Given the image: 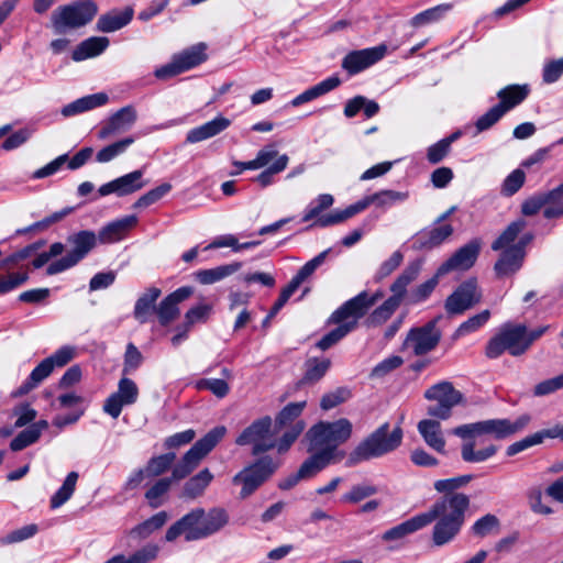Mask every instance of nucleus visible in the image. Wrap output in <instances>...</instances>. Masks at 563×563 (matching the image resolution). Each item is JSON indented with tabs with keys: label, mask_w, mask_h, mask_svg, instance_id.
Returning <instances> with one entry per match:
<instances>
[{
	"label": "nucleus",
	"mask_w": 563,
	"mask_h": 563,
	"mask_svg": "<svg viewBox=\"0 0 563 563\" xmlns=\"http://www.w3.org/2000/svg\"><path fill=\"white\" fill-rule=\"evenodd\" d=\"M227 429L218 426L210 430L203 438L198 440L183 456V459L174 466L172 477L158 479L146 493L147 499L152 508L162 505V497L169 490L174 479L179 481L187 477L208 455L209 452L225 435Z\"/></svg>",
	"instance_id": "nucleus-1"
},
{
	"label": "nucleus",
	"mask_w": 563,
	"mask_h": 563,
	"mask_svg": "<svg viewBox=\"0 0 563 563\" xmlns=\"http://www.w3.org/2000/svg\"><path fill=\"white\" fill-rule=\"evenodd\" d=\"M468 506L470 498L465 494H449L422 512V516L430 518L428 526L437 520L432 530V541L437 547L451 542L457 536Z\"/></svg>",
	"instance_id": "nucleus-2"
},
{
	"label": "nucleus",
	"mask_w": 563,
	"mask_h": 563,
	"mask_svg": "<svg viewBox=\"0 0 563 563\" xmlns=\"http://www.w3.org/2000/svg\"><path fill=\"white\" fill-rule=\"evenodd\" d=\"M228 522L229 515L223 508L214 507L209 511L195 508L168 528L165 539L168 542L180 536L186 541L206 539L220 531Z\"/></svg>",
	"instance_id": "nucleus-3"
},
{
	"label": "nucleus",
	"mask_w": 563,
	"mask_h": 563,
	"mask_svg": "<svg viewBox=\"0 0 563 563\" xmlns=\"http://www.w3.org/2000/svg\"><path fill=\"white\" fill-rule=\"evenodd\" d=\"M402 437L404 432L400 426L390 431L389 423L385 422L350 452L345 465L352 467L362 462L384 456L400 446Z\"/></svg>",
	"instance_id": "nucleus-4"
},
{
	"label": "nucleus",
	"mask_w": 563,
	"mask_h": 563,
	"mask_svg": "<svg viewBox=\"0 0 563 563\" xmlns=\"http://www.w3.org/2000/svg\"><path fill=\"white\" fill-rule=\"evenodd\" d=\"M352 434V423L341 418L333 422H319L314 424L308 432L307 439L309 440L308 451H322L329 453L334 462H340L344 459V451H338V446L346 442Z\"/></svg>",
	"instance_id": "nucleus-5"
},
{
	"label": "nucleus",
	"mask_w": 563,
	"mask_h": 563,
	"mask_svg": "<svg viewBox=\"0 0 563 563\" xmlns=\"http://www.w3.org/2000/svg\"><path fill=\"white\" fill-rule=\"evenodd\" d=\"M422 267L421 261L410 262L390 285L393 295L377 307L365 320L367 327H379L385 323L405 300L407 287L418 278Z\"/></svg>",
	"instance_id": "nucleus-6"
},
{
	"label": "nucleus",
	"mask_w": 563,
	"mask_h": 563,
	"mask_svg": "<svg viewBox=\"0 0 563 563\" xmlns=\"http://www.w3.org/2000/svg\"><path fill=\"white\" fill-rule=\"evenodd\" d=\"M407 198V192L391 189L382 190L364 197L363 199L353 205H350L343 210H334L330 213H327V216L320 218L317 221V224L320 225V228L339 224L364 211L371 205H375L378 208H389L396 203L404 202Z\"/></svg>",
	"instance_id": "nucleus-7"
},
{
	"label": "nucleus",
	"mask_w": 563,
	"mask_h": 563,
	"mask_svg": "<svg viewBox=\"0 0 563 563\" xmlns=\"http://www.w3.org/2000/svg\"><path fill=\"white\" fill-rule=\"evenodd\" d=\"M529 422V415H522L515 421L509 419H488L461 424L454 428L452 433L463 440H471L484 434L492 435L495 439H505L526 428Z\"/></svg>",
	"instance_id": "nucleus-8"
},
{
	"label": "nucleus",
	"mask_w": 563,
	"mask_h": 563,
	"mask_svg": "<svg viewBox=\"0 0 563 563\" xmlns=\"http://www.w3.org/2000/svg\"><path fill=\"white\" fill-rule=\"evenodd\" d=\"M97 12L98 5L92 0L60 5L51 15L53 31L60 35L80 29L91 22Z\"/></svg>",
	"instance_id": "nucleus-9"
},
{
	"label": "nucleus",
	"mask_w": 563,
	"mask_h": 563,
	"mask_svg": "<svg viewBox=\"0 0 563 563\" xmlns=\"http://www.w3.org/2000/svg\"><path fill=\"white\" fill-rule=\"evenodd\" d=\"M529 350L526 341V325L504 324L499 332L487 342L485 355L488 358H497L508 352L512 356H520Z\"/></svg>",
	"instance_id": "nucleus-10"
},
{
	"label": "nucleus",
	"mask_w": 563,
	"mask_h": 563,
	"mask_svg": "<svg viewBox=\"0 0 563 563\" xmlns=\"http://www.w3.org/2000/svg\"><path fill=\"white\" fill-rule=\"evenodd\" d=\"M98 238L93 231L82 230L67 238L71 251L47 266V275H56L77 265L95 249Z\"/></svg>",
	"instance_id": "nucleus-11"
},
{
	"label": "nucleus",
	"mask_w": 563,
	"mask_h": 563,
	"mask_svg": "<svg viewBox=\"0 0 563 563\" xmlns=\"http://www.w3.org/2000/svg\"><path fill=\"white\" fill-rule=\"evenodd\" d=\"M424 398L434 404L430 405L427 413L439 420H446L452 415V409L463 402V394L455 389L450 382H440L424 391Z\"/></svg>",
	"instance_id": "nucleus-12"
},
{
	"label": "nucleus",
	"mask_w": 563,
	"mask_h": 563,
	"mask_svg": "<svg viewBox=\"0 0 563 563\" xmlns=\"http://www.w3.org/2000/svg\"><path fill=\"white\" fill-rule=\"evenodd\" d=\"M278 467L279 462L269 456H264L235 474L232 483L242 486L240 497L245 499L266 482Z\"/></svg>",
	"instance_id": "nucleus-13"
},
{
	"label": "nucleus",
	"mask_w": 563,
	"mask_h": 563,
	"mask_svg": "<svg viewBox=\"0 0 563 563\" xmlns=\"http://www.w3.org/2000/svg\"><path fill=\"white\" fill-rule=\"evenodd\" d=\"M439 318H435L421 327L409 330L402 343V351H409L415 356H422L433 351L442 336L437 327Z\"/></svg>",
	"instance_id": "nucleus-14"
},
{
	"label": "nucleus",
	"mask_w": 563,
	"mask_h": 563,
	"mask_svg": "<svg viewBox=\"0 0 563 563\" xmlns=\"http://www.w3.org/2000/svg\"><path fill=\"white\" fill-rule=\"evenodd\" d=\"M272 419L266 416L253 421L236 438L238 445H253L252 453L258 455L275 448V440L271 433Z\"/></svg>",
	"instance_id": "nucleus-15"
},
{
	"label": "nucleus",
	"mask_w": 563,
	"mask_h": 563,
	"mask_svg": "<svg viewBox=\"0 0 563 563\" xmlns=\"http://www.w3.org/2000/svg\"><path fill=\"white\" fill-rule=\"evenodd\" d=\"M482 300L477 280L470 278L463 282L445 300V310L449 314H462Z\"/></svg>",
	"instance_id": "nucleus-16"
},
{
	"label": "nucleus",
	"mask_w": 563,
	"mask_h": 563,
	"mask_svg": "<svg viewBox=\"0 0 563 563\" xmlns=\"http://www.w3.org/2000/svg\"><path fill=\"white\" fill-rule=\"evenodd\" d=\"M139 387L128 377L119 380L117 391L112 393L103 404V411L113 419H117L124 406H131L137 401Z\"/></svg>",
	"instance_id": "nucleus-17"
},
{
	"label": "nucleus",
	"mask_w": 563,
	"mask_h": 563,
	"mask_svg": "<svg viewBox=\"0 0 563 563\" xmlns=\"http://www.w3.org/2000/svg\"><path fill=\"white\" fill-rule=\"evenodd\" d=\"M454 233L451 223L439 222L435 219L433 224L418 232L413 238L412 247L417 251H430L442 245Z\"/></svg>",
	"instance_id": "nucleus-18"
},
{
	"label": "nucleus",
	"mask_w": 563,
	"mask_h": 563,
	"mask_svg": "<svg viewBox=\"0 0 563 563\" xmlns=\"http://www.w3.org/2000/svg\"><path fill=\"white\" fill-rule=\"evenodd\" d=\"M481 251V242L472 240L461 246L438 268V276H444L454 271H466L476 262Z\"/></svg>",
	"instance_id": "nucleus-19"
},
{
	"label": "nucleus",
	"mask_w": 563,
	"mask_h": 563,
	"mask_svg": "<svg viewBox=\"0 0 563 563\" xmlns=\"http://www.w3.org/2000/svg\"><path fill=\"white\" fill-rule=\"evenodd\" d=\"M328 253H329V250L321 252L320 254L314 256L312 260L308 261L298 271V273L288 283V285L282 289L278 299L275 301L274 306H276L277 309H282L286 305V302L289 300V298L295 294V291H297V289L300 287V285L306 279H308L320 265L323 264Z\"/></svg>",
	"instance_id": "nucleus-20"
},
{
	"label": "nucleus",
	"mask_w": 563,
	"mask_h": 563,
	"mask_svg": "<svg viewBox=\"0 0 563 563\" xmlns=\"http://www.w3.org/2000/svg\"><path fill=\"white\" fill-rule=\"evenodd\" d=\"M137 120V112L133 106H126L114 112L99 129L98 137L106 140L131 129Z\"/></svg>",
	"instance_id": "nucleus-21"
},
{
	"label": "nucleus",
	"mask_w": 563,
	"mask_h": 563,
	"mask_svg": "<svg viewBox=\"0 0 563 563\" xmlns=\"http://www.w3.org/2000/svg\"><path fill=\"white\" fill-rule=\"evenodd\" d=\"M387 47L382 44L371 48H364L349 53L342 67L350 74H357L380 60L386 54Z\"/></svg>",
	"instance_id": "nucleus-22"
},
{
	"label": "nucleus",
	"mask_w": 563,
	"mask_h": 563,
	"mask_svg": "<svg viewBox=\"0 0 563 563\" xmlns=\"http://www.w3.org/2000/svg\"><path fill=\"white\" fill-rule=\"evenodd\" d=\"M145 185L143 172L137 169L103 184L99 187L98 192L100 196L114 194L119 197H123L141 190Z\"/></svg>",
	"instance_id": "nucleus-23"
},
{
	"label": "nucleus",
	"mask_w": 563,
	"mask_h": 563,
	"mask_svg": "<svg viewBox=\"0 0 563 563\" xmlns=\"http://www.w3.org/2000/svg\"><path fill=\"white\" fill-rule=\"evenodd\" d=\"M194 294L190 286H184L166 296L155 309L161 325L166 327L179 316V303Z\"/></svg>",
	"instance_id": "nucleus-24"
},
{
	"label": "nucleus",
	"mask_w": 563,
	"mask_h": 563,
	"mask_svg": "<svg viewBox=\"0 0 563 563\" xmlns=\"http://www.w3.org/2000/svg\"><path fill=\"white\" fill-rule=\"evenodd\" d=\"M368 309L367 291H362L336 309L330 321L332 323L355 322L356 327L358 319L364 317Z\"/></svg>",
	"instance_id": "nucleus-25"
},
{
	"label": "nucleus",
	"mask_w": 563,
	"mask_h": 563,
	"mask_svg": "<svg viewBox=\"0 0 563 563\" xmlns=\"http://www.w3.org/2000/svg\"><path fill=\"white\" fill-rule=\"evenodd\" d=\"M137 223L135 216H126L114 220L100 229L97 238L101 244H111L121 241Z\"/></svg>",
	"instance_id": "nucleus-26"
},
{
	"label": "nucleus",
	"mask_w": 563,
	"mask_h": 563,
	"mask_svg": "<svg viewBox=\"0 0 563 563\" xmlns=\"http://www.w3.org/2000/svg\"><path fill=\"white\" fill-rule=\"evenodd\" d=\"M230 125L231 121L228 118L223 115H218L211 121H208L199 126L189 130L186 134V142L194 144L209 140L213 136L219 135Z\"/></svg>",
	"instance_id": "nucleus-27"
},
{
	"label": "nucleus",
	"mask_w": 563,
	"mask_h": 563,
	"mask_svg": "<svg viewBox=\"0 0 563 563\" xmlns=\"http://www.w3.org/2000/svg\"><path fill=\"white\" fill-rule=\"evenodd\" d=\"M134 10L126 7L123 10L113 9L101 14L96 23V30L102 33H112L126 26L133 19Z\"/></svg>",
	"instance_id": "nucleus-28"
},
{
	"label": "nucleus",
	"mask_w": 563,
	"mask_h": 563,
	"mask_svg": "<svg viewBox=\"0 0 563 563\" xmlns=\"http://www.w3.org/2000/svg\"><path fill=\"white\" fill-rule=\"evenodd\" d=\"M417 429L429 448L438 453H444L446 442L442 433L440 421L423 419L418 422Z\"/></svg>",
	"instance_id": "nucleus-29"
},
{
	"label": "nucleus",
	"mask_w": 563,
	"mask_h": 563,
	"mask_svg": "<svg viewBox=\"0 0 563 563\" xmlns=\"http://www.w3.org/2000/svg\"><path fill=\"white\" fill-rule=\"evenodd\" d=\"M430 518L418 514L410 519L386 530L382 536L384 541H396L401 540L405 537L424 528L428 526V521Z\"/></svg>",
	"instance_id": "nucleus-30"
},
{
	"label": "nucleus",
	"mask_w": 563,
	"mask_h": 563,
	"mask_svg": "<svg viewBox=\"0 0 563 563\" xmlns=\"http://www.w3.org/2000/svg\"><path fill=\"white\" fill-rule=\"evenodd\" d=\"M110 41L106 36H91L73 51L71 58L75 62H82L88 58L101 55L109 46Z\"/></svg>",
	"instance_id": "nucleus-31"
},
{
	"label": "nucleus",
	"mask_w": 563,
	"mask_h": 563,
	"mask_svg": "<svg viewBox=\"0 0 563 563\" xmlns=\"http://www.w3.org/2000/svg\"><path fill=\"white\" fill-rule=\"evenodd\" d=\"M341 80L338 76H331L308 88L291 100L292 107H299L306 102L312 101L339 87Z\"/></svg>",
	"instance_id": "nucleus-32"
},
{
	"label": "nucleus",
	"mask_w": 563,
	"mask_h": 563,
	"mask_svg": "<svg viewBox=\"0 0 563 563\" xmlns=\"http://www.w3.org/2000/svg\"><path fill=\"white\" fill-rule=\"evenodd\" d=\"M523 260L525 257L520 252L518 253L510 246L507 247L495 263L494 271L497 277L514 275L521 268Z\"/></svg>",
	"instance_id": "nucleus-33"
},
{
	"label": "nucleus",
	"mask_w": 563,
	"mask_h": 563,
	"mask_svg": "<svg viewBox=\"0 0 563 563\" xmlns=\"http://www.w3.org/2000/svg\"><path fill=\"white\" fill-rule=\"evenodd\" d=\"M108 95L104 92H98L89 96L79 98L62 109L64 117H71L85 111L101 107L108 102Z\"/></svg>",
	"instance_id": "nucleus-34"
},
{
	"label": "nucleus",
	"mask_w": 563,
	"mask_h": 563,
	"mask_svg": "<svg viewBox=\"0 0 563 563\" xmlns=\"http://www.w3.org/2000/svg\"><path fill=\"white\" fill-rule=\"evenodd\" d=\"M162 291L157 287L148 288L135 302L133 316L140 323H146L153 312H155V302Z\"/></svg>",
	"instance_id": "nucleus-35"
},
{
	"label": "nucleus",
	"mask_w": 563,
	"mask_h": 563,
	"mask_svg": "<svg viewBox=\"0 0 563 563\" xmlns=\"http://www.w3.org/2000/svg\"><path fill=\"white\" fill-rule=\"evenodd\" d=\"M213 481V474L209 468L201 470L198 474L190 477L184 485L181 497L195 499L200 497L210 483Z\"/></svg>",
	"instance_id": "nucleus-36"
},
{
	"label": "nucleus",
	"mask_w": 563,
	"mask_h": 563,
	"mask_svg": "<svg viewBox=\"0 0 563 563\" xmlns=\"http://www.w3.org/2000/svg\"><path fill=\"white\" fill-rule=\"evenodd\" d=\"M241 266V263L234 262L209 269H201L196 273V278L202 285H211L233 275Z\"/></svg>",
	"instance_id": "nucleus-37"
},
{
	"label": "nucleus",
	"mask_w": 563,
	"mask_h": 563,
	"mask_svg": "<svg viewBox=\"0 0 563 563\" xmlns=\"http://www.w3.org/2000/svg\"><path fill=\"white\" fill-rule=\"evenodd\" d=\"M541 196L544 201V218L555 219L563 216V184L552 190L541 192Z\"/></svg>",
	"instance_id": "nucleus-38"
},
{
	"label": "nucleus",
	"mask_w": 563,
	"mask_h": 563,
	"mask_svg": "<svg viewBox=\"0 0 563 563\" xmlns=\"http://www.w3.org/2000/svg\"><path fill=\"white\" fill-rule=\"evenodd\" d=\"M316 453L308 457L299 467V476L305 479L311 478L321 472L331 463H335L334 459L329 453L322 451H314Z\"/></svg>",
	"instance_id": "nucleus-39"
},
{
	"label": "nucleus",
	"mask_w": 563,
	"mask_h": 563,
	"mask_svg": "<svg viewBox=\"0 0 563 563\" xmlns=\"http://www.w3.org/2000/svg\"><path fill=\"white\" fill-rule=\"evenodd\" d=\"M334 203V198L330 194H321L313 200L309 202L307 208L305 209L302 221L309 222L314 220L311 224L312 227H319L317 221L324 217L325 214H321L324 210L331 208Z\"/></svg>",
	"instance_id": "nucleus-40"
},
{
	"label": "nucleus",
	"mask_w": 563,
	"mask_h": 563,
	"mask_svg": "<svg viewBox=\"0 0 563 563\" xmlns=\"http://www.w3.org/2000/svg\"><path fill=\"white\" fill-rule=\"evenodd\" d=\"M498 451L494 444L475 450V441H466L461 446L462 460L466 463H482L493 457Z\"/></svg>",
	"instance_id": "nucleus-41"
},
{
	"label": "nucleus",
	"mask_w": 563,
	"mask_h": 563,
	"mask_svg": "<svg viewBox=\"0 0 563 563\" xmlns=\"http://www.w3.org/2000/svg\"><path fill=\"white\" fill-rule=\"evenodd\" d=\"M306 407V401L290 402L284 407L275 419V430L277 432L283 431L285 428H291L299 419L302 410Z\"/></svg>",
	"instance_id": "nucleus-42"
},
{
	"label": "nucleus",
	"mask_w": 563,
	"mask_h": 563,
	"mask_svg": "<svg viewBox=\"0 0 563 563\" xmlns=\"http://www.w3.org/2000/svg\"><path fill=\"white\" fill-rule=\"evenodd\" d=\"M54 371L47 358H44L30 374L26 380L19 387L16 395L22 396L37 387Z\"/></svg>",
	"instance_id": "nucleus-43"
},
{
	"label": "nucleus",
	"mask_w": 563,
	"mask_h": 563,
	"mask_svg": "<svg viewBox=\"0 0 563 563\" xmlns=\"http://www.w3.org/2000/svg\"><path fill=\"white\" fill-rule=\"evenodd\" d=\"M183 73L200 65L206 59L205 45H195L174 55Z\"/></svg>",
	"instance_id": "nucleus-44"
},
{
	"label": "nucleus",
	"mask_w": 563,
	"mask_h": 563,
	"mask_svg": "<svg viewBox=\"0 0 563 563\" xmlns=\"http://www.w3.org/2000/svg\"><path fill=\"white\" fill-rule=\"evenodd\" d=\"M528 95V90L525 87L508 86L498 91L497 97L499 98L498 106H503L507 113L509 110L521 103Z\"/></svg>",
	"instance_id": "nucleus-45"
},
{
	"label": "nucleus",
	"mask_w": 563,
	"mask_h": 563,
	"mask_svg": "<svg viewBox=\"0 0 563 563\" xmlns=\"http://www.w3.org/2000/svg\"><path fill=\"white\" fill-rule=\"evenodd\" d=\"M490 319V311L485 309L479 313L470 317L466 321L462 322L453 333V340H459L465 335L474 333L483 328Z\"/></svg>",
	"instance_id": "nucleus-46"
},
{
	"label": "nucleus",
	"mask_w": 563,
	"mask_h": 563,
	"mask_svg": "<svg viewBox=\"0 0 563 563\" xmlns=\"http://www.w3.org/2000/svg\"><path fill=\"white\" fill-rule=\"evenodd\" d=\"M526 225L527 223L523 219L511 222L499 235V238L493 242L492 249L494 251H500L511 246V244L516 241L519 233L526 228Z\"/></svg>",
	"instance_id": "nucleus-47"
},
{
	"label": "nucleus",
	"mask_w": 563,
	"mask_h": 563,
	"mask_svg": "<svg viewBox=\"0 0 563 563\" xmlns=\"http://www.w3.org/2000/svg\"><path fill=\"white\" fill-rule=\"evenodd\" d=\"M453 5L451 3H442L424 10L411 19V25L418 27L432 22H437L441 20L449 11H451Z\"/></svg>",
	"instance_id": "nucleus-48"
},
{
	"label": "nucleus",
	"mask_w": 563,
	"mask_h": 563,
	"mask_svg": "<svg viewBox=\"0 0 563 563\" xmlns=\"http://www.w3.org/2000/svg\"><path fill=\"white\" fill-rule=\"evenodd\" d=\"M78 479L77 472H70L59 489L51 498V507L56 509L64 505L73 496Z\"/></svg>",
	"instance_id": "nucleus-49"
},
{
	"label": "nucleus",
	"mask_w": 563,
	"mask_h": 563,
	"mask_svg": "<svg viewBox=\"0 0 563 563\" xmlns=\"http://www.w3.org/2000/svg\"><path fill=\"white\" fill-rule=\"evenodd\" d=\"M441 276H438V272L433 277L426 280L424 283L418 285L416 288H413L410 292L407 291L405 299L407 300V303L409 305H417L424 300H427L437 285L439 284V278Z\"/></svg>",
	"instance_id": "nucleus-50"
},
{
	"label": "nucleus",
	"mask_w": 563,
	"mask_h": 563,
	"mask_svg": "<svg viewBox=\"0 0 563 563\" xmlns=\"http://www.w3.org/2000/svg\"><path fill=\"white\" fill-rule=\"evenodd\" d=\"M134 141L135 139L133 136H128L110 145L104 146L97 153V162L108 163L114 159L119 155L123 154L128 150V147L134 143Z\"/></svg>",
	"instance_id": "nucleus-51"
},
{
	"label": "nucleus",
	"mask_w": 563,
	"mask_h": 563,
	"mask_svg": "<svg viewBox=\"0 0 563 563\" xmlns=\"http://www.w3.org/2000/svg\"><path fill=\"white\" fill-rule=\"evenodd\" d=\"M338 327L325 335H323L318 342L317 347L325 351L336 344L341 339H343L347 333L355 329V322H344L336 323Z\"/></svg>",
	"instance_id": "nucleus-52"
},
{
	"label": "nucleus",
	"mask_w": 563,
	"mask_h": 563,
	"mask_svg": "<svg viewBox=\"0 0 563 563\" xmlns=\"http://www.w3.org/2000/svg\"><path fill=\"white\" fill-rule=\"evenodd\" d=\"M306 428L305 421H297L291 424V428H285L283 435L276 442L275 448L279 454L286 453L292 443L298 439V437L302 433Z\"/></svg>",
	"instance_id": "nucleus-53"
},
{
	"label": "nucleus",
	"mask_w": 563,
	"mask_h": 563,
	"mask_svg": "<svg viewBox=\"0 0 563 563\" xmlns=\"http://www.w3.org/2000/svg\"><path fill=\"white\" fill-rule=\"evenodd\" d=\"M378 488L375 485L368 483H361L353 485L351 489L342 496L343 503L357 504L375 494Z\"/></svg>",
	"instance_id": "nucleus-54"
},
{
	"label": "nucleus",
	"mask_w": 563,
	"mask_h": 563,
	"mask_svg": "<svg viewBox=\"0 0 563 563\" xmlns=\"http://www.w3.org/2000/svg\"><path fill=\"white\" fill-rule=\"evenodd\" d=\"M331 365L328 358H309L306 362V373L303 379L309 383L319 380L324 376Z\"/></svg>",
	"instance_id": "nucleus-55"
},
{
	"label": "nucleus",
	"mask_w": 563,
	"mask_h": 563,
	"mask_svg": "<svg viewBox=\"0 0 563 563\" xmlns=\"http://www.w3.org/2000/svg\"><path fill=\"white\" fill-rule=\"evenodd\" d=\"M260 244L258 241L239 243L238 239L233 234H224L216 238L206 250L231 247L234 252H239L245 249H252Z\"/></svg>",
	"instance_id": "nucleus-56"
},
{
	"label": "nucleus",
	"mask_w": 563,
	"mask_h": 563,
	"mask_svg": "<svg viewBox=\"0 0 563 563\" xmlns=\"http://www.w3.org/2000/svg\"><path fill=\"white\" fill-rule=\"evenodd\" d=\"M175 453H166L152 457L145 466L147 477H156L165 473L175 461Z\"/></svg>",
	"instance_id": "nucleus-57"
},
{
	"label": "nucleus",
	"mask_w": 563,
	"mask_h": 563,
	"mask_svg": "<svg viewBox=\"0 0 563 563\" xmlns=\"http://www.w3.org/2000/svg\"><path fill=\"white\" fill-rule=\"evenodd\" d=\"M289 158L286 154L279 155L278 158L256 176L255 181L262 187L269 186L274 181V175L282 173L288 165Z\"/></svg>",
	"instance_id": "nucleus-58"
},
{
	"label": "nucleus",
	"mask_w": 563,
	"mask_h": 563,
	"mask_svg": "<svg viewBox=\"0 0 563 563\" xmlns=\"http://www.w3.org/2000/svg\"><path fill=\"white\" fill-rule=\"evenodd\" d=\"M196 388L198 390H209L218 398H224L230 391L229 384L220 378H201L196 382Z\"/></svg>",
	"instance_id": "nucleus-59"
},
{
	"label": "nucleus",
	"mask_w": 563,
	"mask_h": 563,
	"mask_svg": "<svg viewBox=\"0 0 563 563\" xmlns=\"http://www.w3.org/2000/svg\"><path fill=\"white\" fill-rule=\"evenodd\" d=\"M499 528V519L492 514H487L482 518L477 519L472 526V532L474 536L484 538Z\"/></svg>",
	"instance_id": "nucleus-60"
},
{
	"label": "nucleus",
	"mask_w": 563,
	"mask_h": 563,
	"mask_svg": "<svg viewBox=\"0 0 563 563\" xmlns=\"http://www.w3.org/2000/svg\"><path fill=\"white\" fill-rule=\"evenodd\" d=\"M501 107L496 104L477 119L475 122L476 133L490 129L505 115V109H501Z\"/></svg>",
	"instance_id": "nucleus-61"
},
{
	"label": "nucleus",
	"mask_w": 563,
	"mask_h": 563,
	"mask_svg": "<svg viewBox=\"0 0 563 563\" xmlns=\"http://www.w3.org/2000/svg\"><path fill=\"white\" fill-rule=\"evenodd\" d=\"M212 312V306L207 303H200L192 308H190L185 313V324H188L189 328L195 325L196 323H205L209 319Z\"/></svg>",
	"instance_id": "nucleus-62"
},
{
	"label": "nucleus",
	"mask_w": 563,
	"mask_h": 563,
	"mask_svg": "<svg viewBox=\"0 0 563 563\" xmlns=\"http://www.w3.org/2000/svg\"><path fill=\"white\" fill-rule=\"evenodd\" d=\"M172 189V186L167 183L159 185L158 187L147 191L143 196H141L134 203V208H146L155 202H157L161 198H163L166 194H168Z\"/></svg>",
	"instance_id": "nucleus-63"
},
{
	"label": "nucleus",
	"mask_w": 563,
	"mask_h": 563,
	"mask_svg": "<svg viewBox=\"0 0 563 563\" xmlns=\"http://www.w3.org/2000/svg\"><path fill=\"white\" fill-rule=\"evenodd\" d=\"M560 389H563V373L555 377H551L538 383L533 387V395L537 397H543L551 395Z\"/></svg>",
	"instance_id": "nucleus-64"
}]
</instances>
